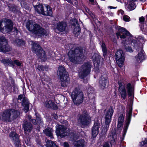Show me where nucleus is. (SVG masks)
Wrapping results in <instances>:
<instances>
[{"label":"nucleus","mask_w":147,"mask_h":147,"mask_svg":"<svg viewBox=\"0 0 147 147\" xmlns=\"http://www.w3.org/2000/svg\"><path fill=\"white\" fill-rule=\"evenodd\" d=\"M27 29L37 36H46L49 34V32L41 27L39 25L32 20H28L26 22Z\"/></svg>","instance_id":"1"},{"label":"nucleus","mask_w":147,"mask_h":147,"mask_svg":"<svg viewBox=\"0 0 147 147\" xmlns=\"http://www.w3.org/2000/svg\"><path fill=\"white\" fill-rule=\"evenodd\" d=\"M19 115V112L14 109L6 110L0 113V120L3 121H11L17 118Z\"/></svg>","instance_id":"2"},{"label":"nucleus","mask_w":147,"mask_h":147,"mask_svg":"<svg viewBox=\"0 0 147 147\" xmlns=\"http://www.w3.org/2000/svg\"><path fill=\"white\" fill-rule=\"evenodd\" d=\"M68 55L70 61L74 63H79L84 59L82 53L78 49L74 50L71 49Z\"/></svg>","instance_id":"3"},{"label":"nucleus","mask_w":147,"mask_h":147,"mask_svg":"<svg viewBox=\"0 0 147 147\" xmlns=\"http://www.w3.org/2000/svg\"><path fill=\"white\" fill-rule=\"evenodd\" d=\"M57 74L60 76L61 86L64 87H67L69 83V79L67 72L66 71L65 68L62 66L59 67Z\"/></svg>","instance_id":"4"},{"label":"nucleus","mask_w":147,"mask_h":147,"mask_svg":"<svg viewBox=\"0 0 147 147\" xmlns=\"http://www.w3.org/2000/svg\"><path fill=\"white\" fill-rule=\"evenodd\" d=\"M84 97L83 92L78 88H76L72 93L73 102L76 105H78L83 102Z\"/></svg>","instance_id":"5"},{"label":"nucleus","mask_w":147,"mask_h":147,"mask_svg":"<svg viewBox=\"0 0 147 147\" xmlns=\"http://www.w3.org/2000/svg\"><path fill=\"white\" fill-rule=\"evenodd\" d=\"M13 27L12 22L8 19H3L0 21V31L3 33L11 31Z\"/></svg>","instance_id":"6"},{"label":"nucleus","mask_w":147,"mask_h":147,"mask_svg":"<svg viewBox=\"0 0 147 147\" xmlns=\"http://www.w3.org/2000/svg\"><path fill=\"white\" fill-rule=\"evenodd\" d=\"M114 111V108L111 106L105 114V123L106 125L103 128L101 132L103 134H105L108 130L109 124L111 122Z\"/></svg>","instance_id":"7"},{"label":"nucleus","mask_w":147,"mask_h":147,"mask_svg":"<svg viewBox=\"0 0 147 147\" xmlns=\"http://www.w3.org/2000/svg\"><path fill=\"white\" fill-rule=\"evenodd\" d=\"M32 51L35 53L39 58L44 60L46 58L45 51L37 43L34 42L32 44Z\"/></svg>","instance_id":"8"},{"label":"nucleus","mask_w":147,"mask_h":147,"mask_svg":"<svg viewBox=\"0 0 147 147\" xmlns=\"http://www.w3.org/2000/svg\"><path fill=\"white\" fill-rule=\"evenodd\" d=\"M32 51L35 53L39 58L44 60L46 58L45 51L37 43L34 42L32 44Z\"/></svg>","instance_id":"9"},{"label":"nucleus","mask_w":147,"mask_h":147,"mask_svg":"<svg viewBox=\"0 0 147 147\" xmlns=\"http://www.w3.org/2000/svg\"><path fill=\"white\" fill-rule=\"evenodd\" d=\"M55 133L57 136L61 138L69 136L70 131L64 126L57 125L56 126Z\"/></svg>","instance_id":"10"},{"label":"nucleus","mask_w":147,"mask_h":147,"mask_svg":"<svg viewBox=\"0 0 147 147\" xmlns=\"http://www.w3.org/2000/svg\"><path fill=\"white\" fill-rule=\"evenodd\" d=\"M118 31L119 32L116 33L117 36L118 38H119L118 37L119 36H120V38L121 39L125 38L126 37L125 34L130 37V40L129 39L128 40H126L125 42H124V44H125V45H127L130 44V42H131L130 41L131 40V34L125 28L121 27H120L119 28Z\"/></svg>","instance_id":"11"},{"label":"nucleus","mask_w":147,"mask_h":147,"mask_svg":"<svg viewBox=\"0 0 147 147\" xmlns=\"http://www.w3.org/2000/svg\"><path fill=\"white\" fill-rule=\"evenodd\" d=\"M91 66L89 63H85L80 68L79 72V76L81 78H84L90 72Z\"/></svg>","instance_id":"12"},{"label":"nucleus","mask_w":147,"mask_h":147,"mask_svg":"<svg viewBox=\"0 0 147 147\" xmlns=\"http://www.w3.org/2000/svg\"><path fill=\"white\" fill-rule=\"evenodd\" d=\"M115 58L116 60V62L120 67L122 66L125 61V55L121 50L117 51L115 55Z\"/></svg>","instance_id":"13"},{"label":"nucleus","mask_w":147,"mask_h":147,"mask_svg":"<svg viewBox=\"0 0 147 147\" xmlns=\"http://www.w3.org/2000/svg\"><path fill=\"white\" fill-rule=\"evenodd\" d=\"M11 49L5 38L0 36V52H6L10 51Z\"/></svg>","instance_id":"14"},{"label":"nucleus","mask_w":147,"mask_h":147,"mask_svg":"<svg viewBox=\"0 0 147 147\" xmlns=\"http://www.w3.org/2000/svg\"><path fill=\"white\" fill-rule=\"evenodd\" d=\"M78 121L82 125H86L89 124L90 121V118L86 111H83L82 115L79 117Z\"/></svg>","instance_id":"15"},{"label":"nucleus","mask_w":147,"mask_h":147,"mask_svg":"<svg viewBox=\"0 0 147 147\" xmlns=\"http://www.w3.org/2000/svg\"><path fill=\"white\" fill-rule=\"evenodd\" d=\"M132 108L131 107H129L128 110V113L126 115L127 121L124 125L123 131V136H124L126 134L128 126L130 123L131 117Z\"/></svg>","instance_id":"16"},{"label":"nucleus","mask_w":147,"mask_h":147,"mask_svg":"<svg viewBox=\"0 0 147 147\" xmlns=\"http://www.w3.org/2000/svg\"><path fill=\"white\" fill-rule=\"evenodd\" d=\"M100 123L98 122H95L92 128V137L94 138L96 137L98 134L100 128Z\"/></svg>","instance_id":"17"},{"label":"nucleus","mask_w":147,"mask_h":147,"mask_svg":"<svg viewBox=\"0 0 147 147\" xmlns=\"http://www.w3.org/2000/svg\"><path fill=\"white\" fill-rule=\"evenodd\" d=\"M138 0H127V3L125 5V8L127 11H130L134 10L136 7L135 2Z\"/></svg>","instance_id":"18"},{"label":"nucleus","mask_w":147,"mask_h":147,"mask_svg":"<svg viewBox=\"0 0 147 147\" xmlns=\"http://www.w3.org/2000/svg\"><path fill=\"white\" fill-rule=\"evenodd\" d=\"M54 26L55 29H57L59 31L62 32L65 30L67 24L64 22H59L55 24Z\"/></svg>","instance_id":"19"},{"label":"nucleus","mask_w":147,"mask_h":147,"mask_svg":"<svg viewBox=\"0 0 147 147\" xmlns=\"http://www.w3.org/2000/svg\"><path fill=\"white\" fill-rule=\"evenodd\" d=\"M23 127L25 133L26 135L27 132H30L32 129V126L31 124L27 121L26 119L24 122Z\"/></svg>","instance_id":"20"},{"label":"nucleus","mask_w":147,"mask_h":147,"mask_svg":"<svg viewBox=\"0 0 147 147\" xmlns=\"http://www.w3.org/2000/svg\"><path fill=\"white\" fill-rule=\"evenodd\" d=\"M108 81L106 77L102 76L99 81V87L100 89L104 90L108 84Z\"/></svg>","instance_id":"21"},{"label":"nucleus","mask_w":147,"mask_h":147,"mask_svg":"<svg viewBox=\"0 0 147 147\" xmlns=\"http://www.w3.org/2000/svg\"><path fill=\"white\" fill-rule=\"evenodd\" d=\"M136 61L138 63L141 62L145 59L144 52L142 50H141L135 57Z\"/></svg>","instance_id":"22"},{"label":"nucleus","mask_w":147,"mask_h":147,"mask_svg":"<svg viewBox=\"0 0 147 147\" xmlns=\"http://www.w3.org/2000/svg\"><path fill=\"white\" fill-rule=\"evenodd\" d=\"M44 105L47 108H50L53 109H56L58 108L57 105L53 102L51 100H47L44 103Z\"/></svg>","instance_id":"23"},{"label":"nucleus","mask_w":147,"mask_h":147,"mask_svg":"<svg viewBox=\"0 0 147 147\" xmlns=\"http://www.w3.org/2000/svg\"><path fill=\"white\" fill-rule=\"evenodd\" d=\"M53 14L52 8L48 5H45L44 15L52 16Z\"/></svg>","instance_id":"24"},{"label":"nucleus","mask_w":147,"mask_h":147,"mask_svg":"<svg viewBox=\"0 0 147 147\" xmlns=\"http://www.w3.org/2000/svg\"><path fill=\"white\" fill-rule=\"evenodd\" d=\"M29 103L27 98H24L23 99L22 105L24 107V112L26 113L29 110Z\"/></svg>","instance_id":"25"},{"label":"nucleus","mask_w":147,"mask_h":147,"mask_svg":"<svg viewBox=\"0 0 147 147\" xmlns=\"http://www.w3.org/2000/svg\"><path fill=\"white\" fill-rule=\"evenodd\" d=\"M35 10L38 13L43 15L45 9V5L39 4L34 6Z\"/></svg>","instance_id":"26"},{"label":"nucleus","mask_w":147,"mask_h":147,"mask_svg":"<svg viewBox=\"0 0 147 147\" xmlns=\"http://www.w3.org/2000/svg\"><path fill=\"white\" fill-rule=\"evenodd\" d=\"M26 120H28L29 121H31L34 125L38 124L39 125L40 123L41 119L39 117H36V120L32 119H31V117L30 115H28L26 118Z\"/></svg>","instance_id":"27"},{"label":"nucleus","mask_w":147,"mask_h":147,"mask_svg":"<svg viewBox=\"0 0 147 147\" xmlns=\"http://www.w3.org/2000/svg\"><path fill=\"white\" fill-rule=\"evenodd\" d=\"M119 90L121 97L125 99L126 96L127 94L124 86L119 85Z\"/></svg>","instance_id":"28"},{"label":"nucleus","mask_w":147,"mask_h":147,"mask_svg":"<svg viewBox=\"0 0 147 147\" xmlns=\"http://www.w3.org/2000/svg\"><path fill=\"white\" fill-rule=\"evenodd\" d=\"M53 131L52 128L50 127L47 128L44 131L45 134L47 136L50 137L51 138H53Z\"/></svg>","instance_id":"29"},{"label":"nucleus","mask_w":147,"mask_h":147,"mask_svg":"<svg viewBox=\"0 0 147 147\" xmlns=\"http://www.w3.org/2000/svg\"><path fill=\"white\" fill-rule=\"evenodd\" d=\"M127 89L128 96H132L134 93V89L130 84L128 83L127 84Z\"/></svg>","instance_id":"30"},{"label":"nucleus","mask_w":147,"mask_h":147,"mask_svg":"<svg viewBox=\"0 0 147 147\" xmlns=\"http://www.w3.org/2000/svg\"><path fill=\"white\" fill-rule=\"evenodd\" d=\"M84 140H81L75 142L74 145L76 147H84Z\"/></svg>","instance_id":"31"},{"label":"nucleus","mask_w":147,"mask_h":147,"mask_svg":"<svg viewBox=\"0 0 147 147\" xmlns=\"http://www.w3.org/2000/svg\"><path fill=\"white\" fill-rule=\"evenodd\" d=\"M9 136L13 141L18 138V135L15 132H11L9 134Z\"/></svg>","instance_id":"32"},{"label":"nucleus","mask_w":147,"mask_h":147,"mask_svg":"<svg viewBox=\"0 0 147 147\" xmlns=\"http://www.w3.org/2000/svg\"><path fill=\"white\" fill-rule=\"evenodd\" d=\"M13 43L15 45L19 46L23 45L24 42L21 39H16L13 41Z\"/></svg>","instance_id":"33"},{"label":"nucleus","mask_w":147,"mask_h":147,"mask_svg":"<svg viewBox=\"0 0 147 147\" xmlns=\"http://www.w3.org/2000/svg\"><path fill=\"white\" fill-rule=\"evenodd\" d=\"M1 61L2 63L5 65L10 64V65H11L13 66L12 61L11 59H3L1 60Z\"/></svg>","instance_id":"34"},{"label":"nucleus","mask_w":147,"mask_h":147,"mask_svg":"<svg viewBox=\"0 0 147 147\" xmlns=\"http://www.w3.org/2000/svg\"><path fill=\"white\" fill-rule=\"evenodd\" d=\"M16 147H21V145L19 138L13 141Z\"/></svg>","instance_id":"35"},{"label":"nucleus","mask_w":147,"mask_h":147,"mask_svg":"<svg viewBox=\"0 0 147 147\" xmlns=\"http://www.w3.org/2000/svg\"><path fill=\"white\" fill-rule=\"evenodd\" d=\"M124 117L122 114H121L118 119V123H123L124 121Z\"/></svg>","instance_id":"36"},{"label":"nucleus","mask_w":147,"mask_h":147,"mask_svg":"<svg viewBox=\"0 0 147 147\" xmlns=\"http://www.w3.org/2000/svg\"><path fill=\"white\" fill-rule=\"evenodd\" d=\"M123 123H118L117 125V129L119 130H121L123 127Z\"/></svg>","instance_id":"37"},{"label":"nucleus","mask_w":147,"mask_h":147,"mask_svg":"<svg viewBox=\"0 0 147 147\" xmlns=\"http://www.w3.org/2000/svg\"><path fill=\"white\" fill-rule=\"evenodd\" d=\"M123 19L124 21L126 22H129L130 20V18L127 15H125L123 17Z\"/></svg>","instance_id":"38"},{"label":"nucleus","mask_w":147,"mask_h":147,"mask_svg":"<svg viewBox=\"0 0 147 147\" xmlns=\"http://www.w3.org/2000/svg\"><path fill=\"white\" fill-rule=\"evenodd\" d=\"M146 144H147V139L145 138L140 142V146H143Z\"/></svg>","instance_id":"39"},{"label":"nucleus","mask_w":147,"mask_h":147,"mask_svg":"<svg viewBox=\"0 0 147 147\" xmlns=\"http://www.w3.org/2000/svg\"><path fill=\"white\" fill-rule=\"evenodd\" d=\"M88 97L90 99H94L95 96V94L93 93H89L88 94Z\"/></svg>","instance_id":"40"},{"label":"nucleus","mask_w":147,"mask_h":147,"mask_svg":"<svg viewBox=\"0 0 147 147\" xmlns=\"http://www.w3.org/2000/svg\"><path fill=\"white\" fill-rule=\"evenodd\" d=\"M85 9L86 11L90 15L92 16V18L93 17V16H94V14L92 13L91 11H90L89 9L87 7H85Z\"/></svg>","instance_id":"41"},{"label":"nucleus","mask_w":147,"mask_h":147,"mask_svg":"<svg viewBox=\"0 0 147 147\" xmlns=\"http://www.w3.org/2000/svg\"><path fill=\"white\" fill-rule=\"evenodd\" d=\"M14 63L15 64H16L18 66H20L21 64V63L18 61L17 60H15L14 61Z\"/></svg>","instance_id":"42"},{"label":"nucleus","mask_w":147,"mask_h":147,"mask_svg":"<svg viewBox=\"0 0 147 147\" xmlns=\"http://www.w3.org/2000/svg\"><path fill=\"white\" fill-rule=\"evenodd\" d=\"M94 90L91 87H89L88 89V93L89 94V93H93Z\"/></svg>","instance_id":"43"},{"label":"nucleus","mask_w":147,"mask_h":147,"mask_svg":"<svg viewBox=\"0 0 147 147\" xmlns=\"http://www.w3.org/2000/svg\"><path fill=\"white\" fill-rule=\"evenodd\" d=\"M125 49L126 51L130 52H133V50L132 49V48L130 47H125Z\"/></svg>","instance_id":"44"},{"label":"nucleus","mask_w":147,"mask_h":147,"mask_svg":"<svg viewBox=\"0 0 147 147\" xmlns=\"http://www.w3.org/2000/svg\"><path fill=\"white\" fill-rule=\"evenodd\" d=\"M136 41L135 40H132L131 42V45L134 47H135L136 45Z\"/></svg>","instance_id":"45"},{"label":"nucleus","mask_w":147,"mask_h":147,"mask_svg":"<svg viewBox=\"0 0 147 147\" xmlns=\"http://www.w3.org/2000/svg\"><path fill=\"white\" fill-rule=\"evenodd\" d=\"M102 49L104 56H105V55H106L107 53V52L106 48H103Z\"/></svg>","instance_id":"46"},{"label":"nucleus","mask_w":147,"mask_h":147,"mask_svg":"<svg viewBox=\"0 0 147 147\" xmlns=\"http://www.w3.org/2000/svg\"><path fill=\"white\" fill-rule=\"evenodd\" d=\"M138 38L141 42L144 41V38L141 36H139Z\"/></svg>","instance_id":"47"},{"label":"nucleus","mask_w":147,"mask_h":147,"mask_svg":"<svg viewBox=\"0 0 147 147\" xmlns=\"http://www.w3.org/2000/svg\"><path fill=\"white\" fill-rule=\"evenodd\" d=\"M139 20L140 22H143L144 21L145 18L144 17L142 16L139 18Z\"/></svg>","instance_id":"48"},{"label":"nucleus","mask_w":147,"mask_h":147,"mask_svg":"<svg viewBox=\"0 0 147 147\" xmlns=\"http://www.w3.org/2000/svg\"><path fill=\"white\" fill-rule=\"evenodd\" d=\"M64 147H69V145L67 142H65L63 144Z\"/></svg>","instance_id":"49"},{"label":"nucleus","mask_w":147,"mask_h":147,"mask_svg":"<svg viewBox=\"0 0 147 147\" xmlns=\"http://www.w3.org/2000/svg\"><path fill=\"white\" fill-rule=\"evenodd\" d=\"M103 147H110L109 144L107 142H106L104 144Z\"/></svg>","instance_id":"50"},{"label":"nucleus","mask_w":147,"mask_h":147,"mask_svg":"<svg viewBox=\"0 0 147 147\" xmlns=\"http://www.w3.org/2000/svg\"><path fill=\"white\" fill-rule=\"evenodd\" d=\"M23 95H19L18 97V100H21L22 98H23Z\"/></svg>","instance_id":"51"},{"label":"nucleus","mask_w":147,"mask_h":147,"mask_svg":"<svg viewBox=\"0 0 147 147\" xmlns=\"http://www.w3.org/2000/svg\"><path fill=\"white\" fill-rule=\"evenodd\" d=\"M101 47H102V49L103 48H106L105 45L104 43H102L101 45Z\"/></svg>","instance_id":"52"},{"label":"nucleus","mask_w":147,"mask_h":147,"mask_svg":"<svg viewBox=\"0 0 147 147\" xmlns=\"http://www.w3.org/2000/svg\"><path fill=\"white\" fill-rule=\"evenodd\" d=\"M116 134H114L113 135H112V138L113 139V140H114L115 138H116Z\"/></svg>","instance_id":"53"},{"label":"nucleus","mask_w":147,"mask_h":147,"mask_svg":"<svg viewBox=\"0 0 147 147\" xmlns=\"http://www.w3.org/2000/svg\"><path fill=\"white\" fill-rule=\"evenodd\" d=\"M109 8H110V9H116L117 8V7H113L112 6H109L108 7Z\"/></svg>","instance_id":"54"},{"label":"nucleus","mask_w":147,"mask_h":147,"mask_svg":"<svg viewBox=\"0 0 147 147\" xmlns=\"http://www.w3.org/2000/svg\"><path fill=\"white\" fill-rule=\"evenodd\" d=\"M120 12L122 14H123L124 13V11L122 10H120Z\"/></svg>","instance_id":"55"},{"label":"nucleus","mask_w":147,"mask_h":147,"mask_svg":"<svg viewBox=\"0 0 147 147\" xmlns=\"http://www.w3.org/2000/svg\"><path fill=\"white\" fill-rule=\"evenodd\" d=\"M94 71H95L96 72V73H97L98 72V71H97V70L96 68H94Z\"/></svg>","instance_id":"56"},{"label":"nucleus","mask_w":147,"mask_h":147,"mask_svg":"<svg viewBox=\"0 0 147 147\" xmlns=\"http://www.w3.org/2000/svg\"><path fill=\"white\" fill-rule=\"evenodd\" d=\"M38 67L40 68L41 70L42 69V66H40V67L38 66Z\"/></svg>","instance_id":"57"},{"label":"nucleus","mask_w":147,"mask_h":147,"mask_svg":"<svg viewBox=\"0 0 147 147\" xmlns=\"http://www.w3.org/2000/svg\"><path fill=\"white\" fill-rule=\"evenodd\" d=\"M90 1L91 3L93 2L94 0H89Z\"/></svg>","instance_id":"58"},{"label":"nucleus","mask_w":147,"mask_h":147,"mask_svg":"<svg viewBox=\"0 0 147 147\" xmlns=\"http://www.w3.org/2000/svg\"><path fill=\"white\" fill-rule=\"evenodd\" d=\"M15 30L16 31V32H17L18 30H17V29L16 28H15Z\"/></svg>","instance_id":"59"},{"label":"nucleus","mask_w":147,"mask_h":147,"mask_svg":"<svg viewBox=\"0 0 147 147\" xmlns=\"http://www.w3.org/2000/svg\"><path fill=\"white\" fill-rule=\"evenodd\" d=\"M78 32H79V31H80V29L78 28Z\"/></svg>","instance_id":"60"},{"label":"nucleus","mask_w":147,"mask_h":147,"mask_svg":"<svg viewBox=\"0 0 147 147\" xmlns=\"http://www.w3.org/2000/svg\"><path fill=\"white\" fill-rule=\"evenodd\" d=\"M85 83H86L87 82V80H85V81L84 82Z\"/></svg>","instance_id":"61"},{"label":"nucleus","mask_w":147,"mask_h":147,"mask_svg":"<svg viewBox=\"0 0 147 147\" xmlns=\"http://www.w3.org/2000/svg\"><path fill=\"white\" fill-rule=\"evenodd\" d=\"M73 139L74 140H75L76 139V138H74V137L73 138Z\"/></svg>","instance_id":"62"},{"label":"nucleus","mask_w":147,"mask_h":147,"mask_svg":"<svg viewBox=\"0 0 147 147\" xmlns=\"http://www.w3.org/2000/svg\"><path fill=\"white\" fill-rule=\"evenodd\" d=\"M76 23L77 24V21H76Z\"/></svg>","instance_id":"63"},{"label":"nucleus","mask_w":147,"mask_h":147,"mask_svg":"<svg viewBox=\"0 0 147 147\" xmlns=\"http://www.w3.org/2000/svg\"><path fill=\"white\" fill-rule=\"evenodd\" d=\"M8 90H10V89H9V88H8Z\"/></svg>","instance_id":"64"}]
</instances>
